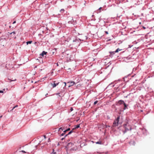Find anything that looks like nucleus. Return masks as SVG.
<instances>
[{"mask_svg":"<svg viewBox=\"0 0 154 154\" xmlns=\"http://www.w3.org/2000/svg\"><path fill=\"white\" fill-rule=\"evenodd\" d=\"M63 83L64 84V86L65 87L66 85V83L65 82H63Z\"/></svg>","mask_w":154,"mask_h":154,"instance_id":"b1692460","label":"nucleus"},{"mask_svg":"<svg viewBox=\"0 0 154 154\" xmlns=\"http://www.w3.org/2000/svg\"><path fill=\"white\" fill-rule=\"evenodd\" d=\"M110 126L107 125H105V128H107L108 127H110Z\"/></svg>","mask_w":154,"mask_h":154,"instance_id":"6ab92c4d","label":"nucleus"},{"mask_svg":"<svg viewBox=\"0 0 154 154\" xmlns=\"http://www.w3.org/2000/svg\"><path fill=\"white\" fill-rule=\"evenodd\" d=\"M11 33H12V34H16V33L15 32H11Z\"/></svg>","mask_w":154,"mask_h":154,"instance_id":"aec40b11","label":"nucleus"},{"mask_svg":"<svg viewBox=\"0 0 154 154\" xmlns=\"http://www.w3.org/2000/svg\"><path fill=\"white\" fill-rule=\"evenodd\" d=\"M124 106H125L124 108V109H126V108L127 107V105H126L125 103H124Z\"/></svg>","mask_w":154,"mask_h":154,"instance_id":"f8f14e48","label":"nucleus"},{"mask_svg":"<svg viewBox=\"0 0 154 154\" xmlns=\"http://www.w3.org/2000/svg\"><path fill=\"white\" fill-rule=\"evenodd\" d=\"M3 91H5V89H3Z\"/></svg>","mask_w":154,"mask_h":154,"instance_id":"79ce46f5","label":"nucleus"},{"mask_svg":"<svg viewBox=\"0 0 154 154\" xmlns=\"http://www.w3.org/2000/svg\"><path fill=\"white\" fill-rule=\"evenodd\" d=\"M63 11V12L64 11V9H61L60 11Z\"/></svg>","mask_w":154,"mask_h":154,"instance_id":"4be33fe9","label":"nucleus"},{"mask_svg":"<svg viewBox=\"0 0 154 154\" xmlns=\"http://www.w3.org/2000/svg\"><path fill=\"white\" fill-rule=\"evenodd\" d=\"M18 107V105H16V106H14L13 108V109H12L11 110H13L16 107Z\"/></svg>","mask_w":154,"mask_h":154,"instance_id":"dca6fc26","label":"nucleus"},{"mask_svg":"<svg viewBox=\"0 0 154 154\" xmlns=\"http://www.w3.org/2000/svg\"><path fill=\"white\" fill-rule=\"evenodd\" d=\"M45 138V136H44Z\"/></svg>","mask_w":154,"mask_h":154,"instance_id":"49530a36","label":"nucleus"},{"mask_svg":"<svg viewBox=\"0 0 154 154\" xmlns=\"http://www.w3.org/2000/svg\"><path fill=\"white\" fill-rule=\"evenodd\" d=\"M48 95V94H47L46 95Z\"/></svg>","mask_w":154,"mask_h":154,"instance_id":"37998d69","label":"nucleus"},{"mask_svg":"<svg viewBox=\"0 0 154 154\" xmlns=\"http://www.w3.org/2000/svg\"><path fill=\"white\" fill-rule=\"evenodd\" d=\"M143 28L144 29H145L146 28L144 26L143 27Z\"/></svg>","mask_w":154,"mask_h":154,"instance_id":"e433bc0d","label":"nucleus"},{"mask_svg":"<svg viewBox=\"0 0 154 154\" xmlns=\"http://www.w3.org/2000/svg\"><path fill=\"white\" fill-rule=\"evenodd\" d=\"M53 151L51 153V154H57L56 152H54V149H53Z\"/></svg>","mask_w":154,"mask_h":154,"instance_id":"ddd939ff","label":"nucleus"},{"mask_svg":"<svg viewBox=\"0 0 154 154\" xmlns=\"http://www.w3.org/2000/svg\"><path fill=\"white\" fill-rule=\"evenodd\" d=\"M105 32L107 34H108V32L107 31H105Z\"/></svg>","mask_w":154,"mask_h":154,"instance_id":"c756f323","label":"nucleus"},{"mask_svg":"<svg viewBox=\"0 0 154 154\" xmlns=\"http://www.w3.org/2000/svg\"><path fill=\"white\" fill-rule=\"evenodd\" d=\"M127 124H125L124 125V127H125V131H128L129 129L131 130V128L129 126H128V127H129V128H127Z\"/></svg>","mask_w":154,"mask_h":154,"instance_id":"20e7f679","label":"nucleus"},{"mask_svg":"<svg viewBox=\"0 0 154 154\" xmlns=\"http://www.w3.org/2000/svg\"><path fill=\"white\" fill-rule=\"evenodd\" d=\"M59 93H58V94H59Z\"/></svg>","mask_w":154,"mask_h":154,"instance_id":"a18cd8bd","label":"nucleus"},{"mask_svg":"<svg viewBox=\"0 0 154 154\" xmlns=\"http://www.w3.org/2000/svg\"><path fill=\"white\" fill-rule=\"evenodd\" d=\"M63 139H64V138H62L61 140H63Z\"/></svg>","mask_w":154,"mask_h":154,"instance_id":"58836bf2","label":"nucleus"},{"mask_svg":"<svg viewBox=\"0 0 154 154\" xmlns=\"http://www.w3.org/2000/svg\"><path fill=\"white\" fill-rule=\"evenodd\" d=\"M65 134V133H62L61 134V136H63Z\"/></svg>","mask_w":154,"mask_h":154,"instance_id":"2f4dec72","label":"nucleus"},{"mask_svg":"<svg viewBox=\"0 0 154 154\" xmlns=\"http://www.w3.org/2000/svg\"><path fill=\"white\" fill-rule=\"evenodd\" d=\"M70 110L71 111H72L73 110V108H71L70 109Z\"/></svg>","mask_w":154,"mask_h":154,"instance_id":"c85d7f7f","label":"nucleus"},{"mask_svg":"<svg viewBox=\"0 0 154 154\" xmlns=\"http://www.w3.org/2000/svg\"><path fill=\"white\" fill-rule=\"evenodd\" d=\"M65 149L67 154H70L73 151H76L77 149V147L75 143L71 142L66 146Z\"/></svg>","mask_w":154,"mask_h":154,"instance_id":"f257e3e1","label":"nucleus"},{"mask_svg":"<svg viewBox=\"0 0 154 154\" xmlns=\"http://www.w3.org/2000/svg\"><path fill=\"white\" fill-rule=\"evenodd\" d=\"M71 132L70 131L67 135H66L65 136H66L67 135L69 134H71Z\"/></svg>","mask_w":154,"mask_h":154,"instance_id":"412c9836","label":"nucleus"},{"mask_svg":"<svg viewBox=\"0 0 154 154\" xmlns=\"http://www.w3.org/2000/svg\"><path fill=\"white\" fill-rule=\"evenodd\" d=\"M96 143L101 144H102V142L100 141H98V142H96Z\"/></svg>","mask_w":154,"mask_h":154,"instance_id":"9d476101","label":"nucleus"},{"mask_svg":"<svg viewBox=\"0 0 154 154\" xmlns=\"http://www.w3.org/2000/svg\"><path fill=\"white\" fill-rule=\"evenodd\" d=\"M12 34V33H11V32H8V35H11Z\"/></svg>","mask_w":154,"mask_h":154,"instance_id":"393cba45","label":"nucleus"},{"mask_svg":"<svg viewBox=\"0 0 154 154\" xmlns=\"http://www.w3.org/2000/svg\"><path fill=\"white\" fill-rule=\"evenodd\" d=\"M74 129H75L74 128H73V129L72 130H71V131H70L71 132V133H72V132H73V130Z\"/></svg>","mask_w":154,"mask_h":154,"instance_id":"a878e982","label":"nucleus"},{"mask_svg":"<svg viewBox=\"0 0 154 154\" xmlns=\"http://www.w3.org/2000/svg\"><path fill=\"white\" fill-rule=\"evenodd\" d=\"M41 55L43 57V56L44 55V54L43 53H42V54Z\"/></svg>","mask_w":154,"mask_h":154,"instance_id":"cd10ccee","label":"nucleus"},{"mask_svg":"<svg viewBox=\"0 0 154 154\" xmlns=\"http://www.w3.org/2000/svg\"><path fill=\"white\" fill-rule=\"evenodd\" d=\"M142 131H146V130H145V129H142Z\"/></svg>","mask_w":154,"mask_h":154,"instance_id":"f704fd0d","label":"nucleus"},{"mask_svg":"<svg viewBox=\"0 0 154 154\" xmlns=\"http://www.w3.org/2000/svg\"><path fill=\"white\" fill-rule=\"evenodd\" d=\"M32 41H29L27 42L26 43L28 45L29 44H31L32 43Z\"/></svg>","mask_w":154,"mask_h":154,"instance_id":"9b49d317","label":"nucleus"},{"mask_svg":"<svg viewBox=\"0 0 154 154\" xmlns=\"http://www.w3.org/2000/svg\"><path fill=\"white\" fill-rule=\"evenodd\" d=\"M70 21H69V22H68V23H70Z\"/></svg>","mask_w":154,"mask_h":154,"instance_id":"a19ab883","label":"nucleus"},{"mask_svg":"<svg viewBox=\"0 0 154 154\" xmlns=\"http://www.w3.org/2000/svg\"><path fill=\"white\" fill-rule=\"evenodd\" d=\"M42 53H43L44 55H45L47 53V52H45V51H43Z\"/></svg>","mask_w":154,"mask_h":154,"instance_id":"2eb2a0df","label":"nucleus"},{"mask_svg":"<svg viewBox=\"0 0 154 154\" xmlns=\"http://www.w3.org/2000/svg\"><path fill=\"white\" fill-rule=\"evenodd\" d=\"M8 79L10 81V82H12V81H15L16 80V79H14V80H10L9 79Z\"/></svg>","mask_w":154,"mask_h":154,"instance_id":"4468645a","label":"nucleus"},{"mask_svg":"<svg viewBox=\"0 0 154 154\" xmlns=\"http://www.w3.org/2000/svg\"><path fill=\"white\" fill-rule=\"evenodd\" d=\"M57 66H58V64L57 63Z\"/></svg>","mask_w":154,"mask_h":154,"instance_id":"ea45409f","label":"nucleus"},{"mask_svg":"<svg viewBox=\"0 0 154 154\" xmlns=\"http://www.w3.org/2000/svg\"><path fill=\"white\" fill-rule=\"evenodd\" d=\"M58 83H54V84L51 83V85L53 86V88H54L55 87H56L57 85H58Z\"/></svg>","mask_w":154,"mask_h":154,"instance_id":"423d86ee","label":"nucleus"},{"mask_svg":"<svg viewBox=\"0 0 154 154\" xmlns=\"http://www.w3.org/2000/svg\"><path fill=\"white\" fill-rule=\"evenodd\" d=\"M74 129H75L74 128H73V129L72 130H71V131H70L71 132V133H72V132H73V130Z\"/></svg>","mask_w":154,"mask_h":154,"instance_id":"bb28decb","label":"nucleus"},{"mask_svg":"<svg viewBox=\"0 0 154 154\" xmlns=\"http://www.w3.org/2000/svg\"><path fill=\"white\" fill-rule=\"evenodd\" d=\"M119 119L120 117L118 116L117 119L114 121L113 125V127H115L118 125Z\"/></svg>","mask_w":154,"mask_h":154,"instance_id":"f03ea898","label":"nucleus"},{"mask_svg":"<svg viewBox=\"0 0 154 154\" xmlns=\"http://www.w3.org/2000/svg\"><path fill=\"white\" fill-rule=\"evenodd\" d=\"M119 103L120 104H124L125 103L123 101L119 100Z\"/></svg>","mask_w":154,"mask_h":154,"instance_id":"0eeeda50","label":"nucleus"},{"mask_svg":"<svg viewBox=\"0 0 154 154\" xmlns=\"http://www.w3.org/2000/svg\"><path fill=\"white\" fill-rule=\"evenodd\" d=\"M61 130L62 131H63V127H61L59 129V130L60 131V130Z\"/></svg>","mask_w":154,"mask_h":154,"instance_id":"f3484780","label":"nucleus"},{"mask_svg":"<svg viewBox=\"0 0 154 154\" xmlns=\"http://www.w3.org/2000/svg\"><path fill=\"white\" fill-rule=\"evenodd\" d=\"M80 125H77L75 128V129H76L78 128L79 127Z\"/></svg>","mask_w":154,"mask_h":154,"instance_id":"1a4fd4ad","label":"nucleus"},{"mask_svg":"<svg viewBox=\"0 0 154 154\" xmlns=\"http://www.w3.org/2000/svg\"><path fill=\"white\" fill-rule=\"evenodd\" d=\"M67 131H66V130H65L64 131V133L65 134V133H66V132Z\"/></svg>","mask_w":154,"mask_h":154,"instance_id":"7c9ffc66","label":"nucleus"},{"mask_svg":"<svg viewBox=\"0 0 154 154\" xmlns=\"http://www.w3.org/2000/svg\"><path fill=\"white\" fill-rule=\"evenodd\" d=\"M137 23H139L140 24H141V22H139L138 23V22H137Z\"/></svg>","mask_w":154,"mask_h":154,"instance_id":"72a5a7b5","label":"nucleus"},{"mask_svg":"<svg viewBox=\"0 0 154 154\" xmlns=\"http://www.w3.org/2000/svg\"><path fill=\"white\" fill-rule=\"evenodd\" d=\"M16 21H14L13 22V24H14V23H16Z\"/></svg>","mask_w":154,"mask_h":154,"instance_id":"c9c22d12","label":"nucleus"},{"mask_svg":"<svg viewBox=\"0 0 154 154\" xmlns=\"http://www.w3.org/2000/svg\"><path fill=\"white\" fill-rule=\"evenodd\" d=\"M102 9V8L101 7H100L97 10V13H100L101 12V10Z\"/></svg>","mask_w":154,"mask_h":154,"instance_id":"6e6552de","label":"nucleus"},{"mask_svg":"<svg viewBox=\"0 0 154 154\" xmlns=\"http://www.w3.org/2000/svg\"><path fill=\"white\" fill-rule=\"evenodd\" d=\"M122 49H120L119 48H118L115 51L113 52H110V53L111 54H114V52H118L119 51H120L122 50Z\"/></svg>","mask_w":154,"mask_h":154,"instance_id":"39448f33","label":"nucleus"},{"mask_svg":"<svg viewBox=\"0 0 154 154\" xmlns=\"http://www.w3.org/2000/svg\"><path fill=\"white\" fill-rule=\"evenodd\" d=\"M97 102H98L97 101H96L95 102H94V105H95L96 104H97Z\"/></svg>","mask_w":154,"mask_h":154,"instance_id":"a211bd4d","label":"nucleus"},{"mask_svg":"<svg viewBox=\"0 0 154 154\" xmlns=\"http://www.w3.org/2000/svg\"><path fill=\"white\" fill-rule=\"evenodd\" d=\"M3 91H0V93H3Z\"/></svg>","mask_w":154,"mask_h":154,"instance_id":"5701e85b","label":"nucleus"},{"mask_svg":"<svg viewBox=\"0 0 154 154\" xmlns=\"http://www.w3.org/2000/svg\"><path fill=\"white\" fill-rule=\"evenodd\" d=\"M70 130V128H68L66 130V131H69Z\"/></svg>","mask_w":154,"mask_h":154,"instance_id":"473e14b6","label":"nucleus"},{"mask_svg":"<svg viewBox=\"0 0 154 154\" xmlns=\"http://www.w3.org/2000/svg\"><path fill=\"white\" fill-rule=\"evenodd\" d=\"M67 84L68 85V87H69L70 86L73 85L74 84H75V82H74L72 81L71 82H67Z\"/></svg>","mask_w":154,"mask_h":154,"instance_id":"7ed1b4c3","label":"nucleus"},{"mask_svg":"<svg viewBox=\"0 0 154 154\" xmlns=\"http://www.w3.org/2000/svg\"><path fill=\"white\" fill-rule=\"evenodd\" d=\"M97 152L98 153H99V154H101V153L98 152Z\"/></svg>","mask_w":154,"mask_h":154,"instance_id":"4c0bfd02","label":"nucleus"},{"mask_svg":"<svg viewBox=\"0 0 154 154\" xmlns=\"http://www.w3.org/2000/svg\"><path fill=\"white\" fill-rule=\"evenodd\" d=\"M42 63H43V61H42Z\"/></svg>","mask_w":154,"mask_h":154,"instance_id":"c03bdc74","label":"nucleus"}]
</instances>
